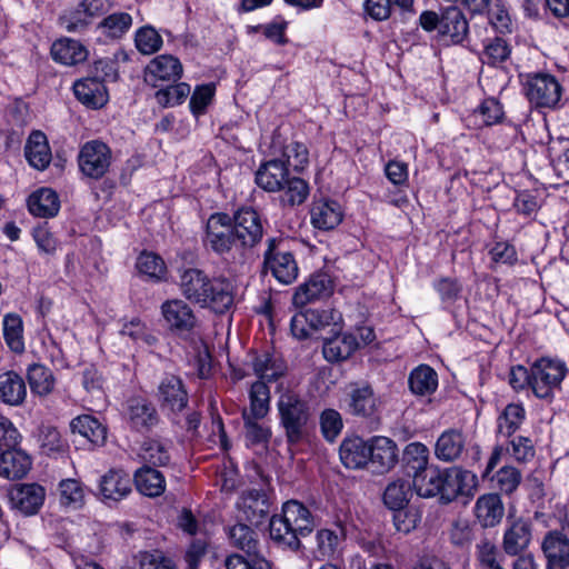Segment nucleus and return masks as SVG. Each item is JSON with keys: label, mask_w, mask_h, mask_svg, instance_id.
<instances>
[{"label": "nucleus", "mask_w": 569, "mask_h": 569, "mask_svg": "<svg viewBox=\"0 0 569 569\" xmlns=\"http://www.w3.org/2000/svg\"><path fill=\"white\" fill-rule=\"evenodd\" d=\"M315 521L309 509L297 500L283 503L282 512L273 515L269 522L270 538L283 548L299 550L301 537L312 532Z\"/></svg>", "instance_id": "f257e3e1"}, {"label": "nucleus", "mask_w": 569, "mask_h": 569, "mask_svg": "<svg viewBox=\"0 0 569 569\" xmlns=\"http://www.w3.org/2000/svg\"><path fill=\"white\" fill-rule=\"evenodd\" d=\"M277 409L287 441L298 443L307 433L312 416L309 402L296 391L286 390L279 396Z\"/></svg>", "instance_id": "f03ea898"}, {"label": "nucleus", "mask_w": 569, "mask_h": 569, "mask_svg": "<svg viewBox=\"0 0 569 569\" xmlns=\"http://www.w3.org/2000/svg\"><path fill=\"white\" fill-rule=\"evenodd\" d=\"M206 244L226 261L242 263L244 253L232 226V219L227 213H213L206 227Z\"/></svg>", "instance_id": "7ed1b4c3"}, {"label": "nucleus", "mask_w": 569, "mask_h": 569, "mask_svg": "<svg viewBox=\"0 0 569 569\" xmlns=\"http://www.w3.org/2000/svg\"><path fill=\"white\" fill-rule=\"evenodd\" d=\"M419 26L427 32L437 31L438 36L452 44L461 43L469 33V23L463 12L456 6L421 12Z\"/></svg>", "instance_id": "20e7f679"}, {"label": "nucleus", "mask_w": 569, "mask_h": 569, "mask_svg": "<svg viewBox=\"0 0 569 569\" xmlns=\"http://www.w3.org/2000/svg\"><path fill=\"white\" fill-rule=\"evenodd\" d=\"M3 450L0 452V476L7 479H20L31 469V458L18 448L21 436L10 420L2 422Z\"/></svg>", "instance_id": "39448f33"}, {"label": "nucleus", "mask_w": 569, "mask_h": 569, "mask_svg": "<svg viewBox=\"0 0 569 569\" xmlns=\"http://www.w3.org/2000/svg\"><path fill=\"white\" fill-rule=\"evenodd\" d=\"M263 264L280 283L290 284L296 281L299 268L293 254L286 249V242L271 238L263 254Z\"/></svg>", "instance_id": "423d86ee"}, {"label": "nucleus", "mask_w": 569, "mask_h": 569, "mask_svg": "<svg viewBox=\"0 0 569 569\" xmlns=\"http://www.w3.org/2000/svg\"><path fill=\"white\" fill-rule=\"evenodd\" d=\"M523 91L533 107L553 109L560 101L562 89L549 73H529L523 80Z\"/></svg>", "instance_id": "0eeeda50"}, {"label": "nucleus", "mask_w": 569, "mask_h": 569, "mask_svg": "<svg viewBox=\"0 0 569 569\" xmlns=\"http://www.w3.org/2000/svg\"><path fill=\"white\" fill-rule=\"evenodd\" d=\"M566 375L561 361L541 358L531 366V389L536 397L549 399Z\"/></svg>", "instance_id": "6e6552de"}, {"label": "nucleus", "mask_w": 569, "mask_h": 569, "mask_svg": "<svg viewBox=\"0 0 569 569\" xmlns=\"http://www.w3.org/2000/svg\"><path fill=\"white\" fill-rule=\"evenodd\" d=\"M478 487L477 476L459 467L441 470L440 500L445 503L456 500L458 497H472Z\"/></svg>", "instance_id": "1a4fd4ad"}, {"label": "nucleus", "mask_w": 569, "mask_h": 569, "mask_svg": "<svg viewBox=\"0 0 569 569\" xmlns=\"http://www.w3.org/2000/svg\"><path fill=\"white\" fill-rule=\"evenodd\" d=\"M112 153L110 148L98 140L86 142L78 154L80 171L90 179H101L109 170Z\"/></svg>", "instance_id": "9d476101"}, {"label": "nucleus", "mask_w": 569, "mask_h": 569, "mask_svg": "<svg viewBox=\"0 0 569 569\" xmlns=\"http://www.w3.org/2000/svg\"><path fill=\"white\" fill-rule=\"evenodd\" d=\"M231 219L238 241L246 254L247 250L258 244L263 237L260 216L251 208H242Z\"/></svg>", "instance_id": "9b49d317"}, {"label": "nucleus", "mask_w": 569, "mask_h": 569, "mask_svg": "<svg viewBox=\"0 0 569 569\" xmlns=\"http://www.w3.org/2000/svg\"><path fill=\"white\" fill-rule=\"evenodd\" d=\"M157 399L162 410L169 411L173 418L188 405V392L180 377L166 375L159 382Z\"/></svg>", "instance_id": "f8f14e48"}, {"label": "nucleus", "mask_w": 569, "mask_h": 569, "mask_svg": "<svg viewBox=\"0 0 569 569\" xmlns=\"http://www.w3.org/2000/svg\"><path fill=\"white\" fill-rule=\"evenodd\" d=\"M161 315L167 328L179 335L189 332L197 321L192 309L180 299L164 301L161 305Z\"/></svg>", "instance_id": "ddd939ff"}, {"label": "nucleus", "mask_w": 569, "mask_h": 569, "mask_svg": "<svg viewBox=\"0 0 569 569\" xmlns=\"http://www.w3.org/2000/svg\"><path fill=\"white\" fill-rule=\"evenodd\" d=\"M46 490L38 483H19L10 491L12 507L23 515H36L42 507Z\"/></svg>", "instance_id": "4468645a"}, {"label": "nucleus", "mask_w": 569, "mask_h": 569, "mask_svg": "<svg viewBox=\"0 0 569 569\" xmlns=\"http://www.w3.org/2000/svg\"><path fill=\"white\" fill-rule=\"evenodd\" d=\"M182 73L180 61L170 54H161L152 59L146 68L144 81L159 87L160 81H177Z\"/></svg>", "instance_id": "2eb2a0df"}, {"label": "nucleus", "mask_w": 569, "mask_h": 569, "mask_svg": "<svg viewBox=\"0 0 569 569\" xmlns=\"http://www.w3.org/2000/svg\"><path fill=\"white\" fill-rule=\"evenodd\" d=\"M332 291L333 283L330 276L327 273H316L297 288L292 302L296 307H305L313 300L329 297Z\"/></svg>", "instance_id": "dca6fc26"}, {"label": "nucleus", "mask_w": 569, "mask_h": 569, "mask_svg": "<svg viewBox=\"0 0 569 569\" xmlns=\"http://www.w3.org/2000/svg\"><path fill=\"white\" fill-rule=\"evenodd\" d=\"M547 569H569V539L560 531H550L542 541Z\"/></svg>", "instance_id": "f3484780"}, {"label": "nucleus", "mask_w": 569, "mask_h": 569, "mask_svg": "<svg viewBox=\"0 0 569 569\" xmlns=\"http://www.w3.org/2000/svg\"><path fill=\"white\" fill-rule=\"evenodd\" d=\"M289 176V169L281 159L261 163L256 171L257 186L268 192H279Z\"/></svg>", "instance_id": "a211bd4d"}, {"label": "nucleus", "mask_w": 569, "mask_h": 569, "mask_svg": "<svg viewBox=\"0 0 569 569\" xmlns=\"http://www.w3.org/2000/svg\"><path fill=\"white\" fill-rule=\"evenodd\" d=\"M345 401L347 411L357 417H371L379 408V400L369 385L351 388Z\"/></svg>", "instance_id": "6ab92c4d"}, {"label": "nucleus", "mask_w": 569, "mask_h": 569, "mask_svg": "<svg viewBox=\"0 0 569 569\" xmlns=\"http://www.w3.org/2000/svg\"><path fill=\"white\" fill-rule=\"evenodd\" d=\"M126 417L130 426L138 431H148L159 422L157 409L143 398L128 400Z\"/></svg>", "instance_id": "aec40b11"}, {"label": "nucleus", "mask_w": 569, "mask_h": 569, "mask_svg": "<svg viewBox=\"0 0 569 569\" xmlns=\"http://www.w3.org/2000/svg\"><path fill=\"white\" fill-rule=\"evenodd\" d=\"M233 301L232 282L224 277H218L210 280L207 301L202 302V307H209L217 313H223L232 307Z\"/></svg>", "instance_id": "412c9836"}, {"label": "nucleus", "mask_w": 569, "mask_h": 569, "mask_svg": "<svg viewBox=\"0 0 569 569\" xmlns=\"http://www.w3.org/2000/svg\"><path fill=\"white\" fill-rule=\"evenodd\" d=\"M531 523L522 518L513 520L505 531L502 549L509 556H518L531 541Z\"/></svg>", "instance_id": "4be33fe9"}, {"label": "nucleus", "mask_w": 569, "mask_h": 569, "mask_svg": "<svg viewBox=\"0 0 569 569\" xmlns=\"http://www.w3.org/2000/svg\"><path fill=\"white\" fill-rule=\"evenodd\" d=\"M466 437L461 430H445L435 445V456L442 462H455L459 460L465 451Z\"/></svg>", "instance_id": "5701e85b"}, {"label": "nucleus", "mask_w": 569, "mask_h": 569, "mask_svg": "<svg viewBox=\"0 0 569 569\" xmlns=\"http://www.w3.org/2000/svg\"><path fill=\"white\" fill-rule=\"evenodd\" d=\"M210 280L200 269H186L180 276V290L188 300L202 306L207 301Z\"/></svg>", "instance_id": "b1692460"}, {"label": "nucleus", "mask_w": 569, "mask_h": 569, "mask_svg": "<svg viewBox=\"0 0 569 569\" xmlns=\"http://www.w3.org/2000/svg\"><path fill=\"white\" fill-rule=\"evenodd\" d=\"M238 508L244 520L258 526L269 513L270 502L264 492L253 489L242 495Z\"/></svg>", "instance_id": "393cba45"}, {"label": "nucleus", "mask_w": 569, "mask_h": 569, "mask_svg": "<svg viewBox=\"0 0 569 569\" xmlns=\"http://www.w3.org/2000/svg\"><path fill=\"white\" fill-rule=\"evenodd\" d=\"M73 91L77 99L84 106L98 109L108 101V92L98 78H83L74 82Z\"/></svg>", "instance_id": "a878e982"}, {"label": "nucleus", "mask_w": 569, "mask_h": 569, "mask_svg": "<svg viewBox=\"0 0 569 569\" xmlns=\"http://www.w3.org/2000/svg\"><path fill=\"white\" fill-rule=\"evenodd\" d=\"M100 493L104 500L120 501L132 490L130 476L122 470H109L101 477Z\"/></svg>", "instance_id": "bb28decb"}, {"label": "nucleus", "mask_w": 569, "mask_h": 569, "mask_svg": "<svg viewBox=\"0 0 569 569\" xmlns=\"http://www.w3.org/2000/svg\"><path fill=\"white\" fill-rule=\"evenodd\" d=\"M369 462L379 472L391 469L398 460L397 445L387 437H375L369 443Z\"/></svg>", "instance_id": "cd10ccee"}, {"label": "nucleus", "mask_w": 569, "mask_h": 569, "mask_svg": "<svg viewBox=\"0 0 569 569\" xmlns=\"http://www.w3.org/2000/svg\"><path fill=\"white\" fill-rule=\"evenodd\" d=\"M27 387L23 378L13 370H0V401L17 407L23 403Z\"/></svg>", "instance_id": "c85d7f7f"}, {"label": "nucleus", "mask_w": 569, "mask_h": 569, "mask_svg": "<svg viewBox=\"0 0 569 569\" xmlns=\"http://www.w3.org/2000/svg\"><path fill=\"white\" fill-rule=\"evenodd\" d=\"M358 346L353 335H336L325 339L322 353L327 361L340 362L347 360L357 350Z\"/></svg>", "instance_id": "c756f323"}, {"label": "nucleus", "mask_w": 569, "mask_h": 569, "mask_svg": "<svg viewBox=\"0 0 569 569\" xmlns=\"http://www.w3.org/2000/svg\"><path fill=\"white\" fill-rule=\"evenodd\" d=\"M341 462L349 469H359L369 462V443L359 437L348 438L340 445Z\"/></svg>", "instance_id": "7c9ffc66"}, {"label": "nucleus", "mask_w": 569, "mask_h": 569, "mask_svg": "<svg viewBox=\"0 0 569 569\" xmlns=\"http://www.w3.org/2000/svg\"><path fill=\"white\" fill-rule=\"evenodd\" d=\"M24 154L30 166L38 170H44L52 158L47 136L41 131H33L24 147Z\"/></svg>", "instance_id": "2f4dec72"}, {"label": "nucleus", "mask_w": 569, "mask_h": 569, "mask_svg": "<svg viewBox=\"0 0 569 569\" xmlns=\"http://www.w3.org/2000/svg\"><path fill=\"white\" fill-rule=\"evenodd\" d=\"M311 223L320 230H331L336 228L342 220V211L336 201H316L312 204Z\"/></svg>", "instance_id": "473e14b6"}, {"label": "nucleus", "mask_w": 569, "mask_h": 569, "mask_svg": "<svg viewBox=\"0 0 569 569\" xmlns=\"http://www.w3.org/2000/svg\"><path fill=\"white\" fill-rule=\"evenodd\" d=\"M476 517L479 522L488 528L495 527L503 517V505L496 493L483 495L476 502Z\"/></svg>", "instance_id": "72a5a7b5"}, {"label": "nucleus", "mask_w": 569, "mask_h": 569, "mask_svg": "<svg viewBox=\"0 0 569 569\" xmlns=\"http://www.w3.org/2000/svg\"><path fill=\"white\" fill-rule=\"evenodd\" d=\"M28 208L36 217L52 218L59 212L60 201L53 190L43 188L29 197Z\"/></svg>", "instance_id": "f704fd0d"}, {"label": "nucleus", "mask_w": 569, "mask_h": 569, "mask_svg": "<svg viewBox=\"0 0 569 569\" xmlns=\"http://www.w3.org/2000/svg\"><path fill=\"white\" fill-rule=\"evenodd\" d=\"M134 483L138 491L148 497H159L166 489L164 476L150 466H143L134 472Z\"/></svg>", "instance_id": "c9c22d12"}, {"label": "nucleus", "mask_w": 569, "mask_h": 569, "mask_svg": "<svg viewBox=\"0 0 569 569\" xmlns=\"http://www.w3.org/2000/svg\"><path fill=\"white\" fill-rule=\"evenodd\" d=\"M252 369L260 379L273 381L284 375L287 366L281 357L266 351L253 357Z\"/></svg>", "instance_id": "e433bc0d"}, {"label": "nucleus", "mask_w": 569, "mask_h": 569, "mask_svg": "<svg viewBox=\"0 0 569 569\" xmlns=\"http://www.w3.org/2000/svg\"><path fill=\"white\" fill-rule=\"evenodd\" d=\"M52 58L66 66L83 62L88 57L87 49L77 40L61 39L51 47Z\"/></svg>", "instance_id": "4c0bfd02"}, {"label": "nucleus", "mask_w": 569, "mask_h": 569, "mask_svg": "<svg viewBox=\"0 0 569 569\" xmlns=\"http://www.w3.org/2000/svg\"><path fill=\"white\" fill-rule=\"evenodd\" d=\"M409 388L417 396H429L437 390L438 375L427 365H420L409 375Z\"/></svg>", "instance_id": "58836bf2"}, {"label": "nucleus", "mask_w": 569, "mask_h": 569, "mask_svg": "<svg viewBox=\"0 0 569 569\" xmlns=\"http://www.w3.org/2000/svg\"><path fill=\"white\" fill-rule=\"evenodd\" d=\"M139 457L146 466H168L171 459L170 443L159 439H147L141 445Z\"/></svg>", "instance_id": "ea45409f"}, {"label": "nucleus", "mask_w": 569, "mask_h": 569, "mask_svg": "<svg viewBox=\"0 0 569 569\" xmlns=\"http://www.w3.org/2000/svg\"><path fill=\"white\" fill-rule=\"evenodd\" d=\"M429 449L421 442H410L405 447L402 462L412 477L425 472L429 465Z\"/></svg>", "instance_id": "a19ab883"}, {"label": "nucleus", "mask_w": 569, "mask_h": 569, "mask_svg": "<svg viewBox=\"0 0 569 569\" xmlns=\"http://www.w3.org/2000/svg\"><path fill=\"white\" fill-rule=\"evenodd\" d=\"M412 482L406 479H396L385 489L383 502L391 510L403 509L412 496Z\"/></svg>", "instance_id": "79ce46f5"}, {"label": "nucleus", "mask_w": 569, "mask_h": 569, "mask_svg": "<svg viewBox=\"0 0 569 569\" xmlns=\"http://www.w3.org/2000/svg\"><path fill=\"white\" fill-rule=\"evenodd\" d=\"M70 427L72 432L81 435L94 445H102L107 438L106 428L89 415L74 418Z\"/></svg>", "instance_id": "37998d69"}, {"label": "nucleus", "mask_w": 569, "mask_h": 569, "mask_svg": "<svg viewBox=\"0 0 569 569\" xmlns=\"http://www.w3.org/2000/svg\"><path fill=\"white\" fill-rule=\"evenodd\" d=\"M526 418V410L520 403H509L497 419L498 433L503 437H511L522 425Z\"/></svg>", "instance_id": "c03bdc74"}, {"label": "nucleus", "mask_w": 569, "mask_h": 569, "mask_svg": "<svg viewBox=\"0 0 569 569\" xmlns=\"http://www.w3.org/2000/svg\"><path fill=\"white\" fill-rule=\"evenodd\" d=\"M441 469H427L412 477V487L417 495L422 498L440 497Z\"/></svg>", "instance_id": "a18cd8bd"}, {"label": "nucleus", "mask_w": 569, "mask_h": 569, "mask_svg": "<svg viewBox=\"0 0 569 569\" xmlns=\"http://www.w3.org/2000/svg\"><path fill=\"white\" fill-rule=\"evenodd\" d=\"M279 192H281L280 201L283 206L295 207L306 201L309 196V186L303 179L289 174Z\"/></svg>", "instance_id": "49530a36"}, {"label": "nucleus", "mask_w": 569, "mask_h": 569, "mask_svg": "<svg viewBox=\"0 0 569 569\" xmlns=\"http://www.w3.org/2000/svg\"><path fill=\"white\" fill-rule=\"evenodd\" d=\"M27 378L31 391L39 396H47L53 390L54 377L51 370L42 365L29 366Z\"/></svg>", "instance_id": "de8ad7c7"}, {"label": "nucleus", "mask_w": 569, "mask_h": 569, "mask_svg": "<svg viewBox=\"0 0 569 569\" xmlns=\"http://www.w3.org/2000/svg\"><path fill=\"white\" fill-rule=\"evenodd\" d=\"M250 408L247 415L251 418H263L269 412L270 391L268 386L262 381H257L251 386L250 392Z\"/></svg>", "instance_id": "09e8293b"}, {"label": "nucleus", "mask_w": 569, "mask_h": 569, "mask_svg": "<svg viewBox=\"0 0 569 569\" xmlns=\"http://www.w3.org/2000/svg\"><path fill=\"white\" fill-rule=\"evenodd\" d=\"M230 543L248 556H252L257 551L258 539L257 533L247 525L238 523L229 530Z\"/></svg>", "instance_id": "8fccbe9b"}, {"label": "nucleus", "mask_w": 569, "mask_h": 569, "mask_svg": "<svg viewBox=\"0 0 569 569\" xmlns=\"http://www.w3.org/2000/svg\"><path fill=\"white\" fill-rule=\"evenodd\" d=\"M22 320L18 315L9 313L3 319V336L8 347L16 353L24 350Z\"/></svg>", "instance_id": "3c124183"}, {"label": "nucleus", "mask_w": 569, "mask_h": 569, "mask_svg": "<svg viewBox=\"0 0 569 569\" xmlns=\"http://www.w3.org/2000/svg\"><path fill=\"white\" fill-rule=\"evenodd\" d=\"M138 271L151 280L163 279L167 268L162 258L153 252H142L137 259Z\"/></svg>", "instance_id": "603ef678"}, {"label": "nucleus", "mask_w": 569, "mask_h": 569, "mask_svg": "<svg viewBox=\"0 0 569 569\" xmlns=\"http://www.w3.org/2000/svg\"><path fill=\"white\" fill-rule=\"evenodd\" d=\"M60 502L66 507L79 509L84 503V490L76 479H64L59 483Z\"/></svg>", "instance_id": "864d4df0"}, {"label": "nucleus", "mask_w": 569, "mask_h": 569, "mask_svg": "<svg viewBox=\"0 0 569 569\" xmlns=\"http://www.w3.org/2000/svg\"><path fill=\"white\" fill-rule=\"evenodd\" d=\"M38 442L46 455L62 452L67 447L58 429L50 425H42L39 428Z\"/></svg>", "instance_id": "5fc2aeb1"}, {"label": "nucleus", "mask_w": 569, "mask_h": 569, "mask_svg": "<svg viewBox=\"0 0 569 569\" xmlns=\"http://www.w3.org/2000/svg\"><path fill=\"white\" fill-rule=\"evenodd\" d=\"M132 18L129 13L117 12L104 18L100 23L99 28L102 33L109 38L122 37L131 27Z\"/></svg>", "instance_id": "6e6d98bb"}, {"label": "nucleus", "mask_w": 569, "mask_h": 569, "mask_svg": "<svg viewBox=\"0 0 569 569\" xmlns=\"http://www.w3.org/2000/svg\"><path fill=\"white\" fill-rule=\"evenodd\" d=\"M134 42L141 53L152 54L161 48L162 38L154 28L144 26L136 32Z\"/></svg>", "instance_id": "4d7b16f0"}, {"label": "nucleus", "mask_w": 569, "mask_h": 569, "mask_svg": "<svg viewBox=\"0 0 569 569\" xmlns=\"http://www.w3.org/2000/svg\"><path fill=\"white\" fill-rule=\"evenodd\" d=\"M306 315L311 330H320L330 325L337 327L341 322V315L335 309H307Z\"/></svg>", "instance_id": "13d9d810"}, {"label": "nucleus", "mask_w": 569, "mask_h": 569, "mask_svg": "<svg viewBox=\"0 0 569 569\" xmlns=\"http://www.w3.org/2000/svg\"><path fill=\"white\" fill-rule=\"evenodd\" d=\"M244 421L246 439L251 445L268 442L271 437V430L268 426L259 423L260 418H251L247 415V409L242 412Z\"/></svg>", "instance_id": "bf43d9fd"}, {"label": "nucleus", "mask_w": 569, "mask_h": 569, "mask_svg": "<svg viewBox=\"0 0 569 569\" xmlns=\"http://www.w3.org/2000/svg\"><path fill=\"white\" fill-rule=\"evenodd\" d=\"M190 94V86L181 82L168 86L156 92L157 102L163 107H172L181 103Z\"/></svg>", "instance_id": "052dcab7"}, {"label": "nucleus", "mask_w": 569, "mask_h": 569, "mask_svg": "<svg viewBox=\"0 0 569 569\" xmlns=\"http://www.w3.org/2000/svg\"><path fill=\"white\" fill-rule=\"evenodd\" d=\"M282 157L288 168L291 167L296 171H300L308 163L309 152L303 143L291 142L284 147Z\"/></svg>", "instance_id": "680f3d73"}, {"label": "nucleus", "mask_w": 569, "mask_h": 569, "mask_svg": "<svg viewBox=\"0 0 569 569\" xmlns=\"http://www.w3.org/2000/svg\"><path fill=\"white\" fill-rule=\"evenodd\" d=\"M343 537V532L340 535L329 529H321L317 532V555L321 558H330L335 555L338 549L339 542Z\"/></svg>", "instance_id": "e2e57ef3"}, {"label": "nucleus", "mask_w": 569, "mask_h": 569, "mask_svg": "<svg viewBox=\"0 0 569 569\" xmlns=\"http://www.w3.org/2000/svg\"><path fill=\"white\" fill-rule=\"evenodd\" d=\"M343 427L340 413L335 409H326L320 415V428L323 437L332 442Z\"/></svg>", "instance_id": "0e129e2a"}, {"label": "nucleus", "mask_w": 569, "mask_h": 569, "mask_svg": "<svg viewBox=\"0 0 569 569\" xmlns=\"http://www.w3.org/2000/svg\"><path fill=\"white\" fill-rule=\"evenodd\" d=\"M520 471L511 466H505L500 468L495 475L497 488L507 495L512 493L521 482Z\"/></svg>", "instance_id": "69168bd1"}, {"label": "nucleus", "mask_w": 569, "mask_h": 569, "mask_svg": "<svg viewBox=\"0 0 569 569\" xmlns=\"http://www.w3.org/2000/svg\"><path fill=\"white\" fill-rule=\"evenodd\" d=\"M507 452L518 462H528L535 457L536 450L530 438L518 436L510 441Z\"/></svg>", "instance_id": "338daca9"}, {"label": "nucleus", "mask_w": 569, "mask_h": 569, "mask_svg": "<svg viewBox=\"0 0 569 569\" xmlns=\"http://www.w3.org/2000/svg\"><path fill=\"white\" fill-rule=\"evenodd\" d=\"M138 569H173V562L160 552H140Z\"/></svg>", "instance_id": "774afa93"}]
</instances>
